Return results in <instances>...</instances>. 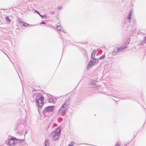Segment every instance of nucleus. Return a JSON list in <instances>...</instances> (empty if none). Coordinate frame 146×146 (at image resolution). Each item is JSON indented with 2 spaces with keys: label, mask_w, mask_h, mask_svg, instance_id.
Listing matches in <instances>:
<instances>
[{
  "label": "nucleus",
  "mask_w": 146,
  "mask_h": 146,
  "mask_svg": "<svg viewBox=\"0 0 146 146\" xmlns=\"http://www.w3.org/2000/svg\"><path fill=\"white\" fill-rule=\"evenodd\" d=\"M22 21L21 19H19L18 21V22L17 23V25L18 27L24 26L27 27L25 25V23L22 22Z\"/></svg>",
  "instance_id": "7"
},
{
  "label": "nucleus",
  "mask_w": 146,
  "mask_h": 146,
  "mask_svg": "<svg viewBox=\"0 0 146 146\" xmlns=\"http://www.w3.org/2000/svg\"><path fill=\"white\" fill-rule=\"evenodd\" d=\"M133 10H131L129 14V15H130V16H131V15L132 14H133Z\"/></svg>",
  "instance_id": "17"
},
{
  "label": "nucleus",
  "mask_w": 146,
  "mask_h": 146,
  "mask_svg": "<svg viewBox=\"0 0 146 146\" xmlns=\"http://www.w3.org/2000/svg\"><path fill=\"white\" fill-rule=\"evenodd\" d=\"M120 145H118L117 144H116L115 146H119Z\"/></svg>",
  "instance_id": "25"
},
{
  "label": "nucleus",
  "mask_w": 146,
  "mask_h": 146,
  "mask_svg": "<svg viewBox=\"0 0 146 146\" xmlns=\"http://www.w3.org/2000/svg\"><path fill=\"white\" fill-rule=\"evenodd\" d=\"M127 48V47L125 45L123 46L119 47H115L113 50L112 53L113 55L119 54L120 52L122 50H124Z\"/></svg>",
  "instance_id": "3"
},
{
  "label": "nucleus",
  "mask_w": 146,
  "mask_h": 146,
  "mask_svg": "<svg viewBox=\"0 0 146 146\" xmlns=\"http://www.w3.org/2000/svg\"><path fill=\"white\" fill-rule=\"evenodd\" d=\"M24 140V139H16L15 141L11 139L9 142V143L10 145H11L12 143L13 144H15L16 142L20 143L22 142Z\"/></svg>",
  "instance_id": "6"
},
{
  "label": "nucleus",
  "mask_w": 146,
  "mask_h": 146,
  "mask_svg": "<svg viewBox=\"0 0 146 146\" xmlns=\"http://www.w3.org/2000/svg\"><path fill=\"white\" fill-rule=\"evenodd\" d=\"M74 143L71 142L70 144L68 146H72L73 145Z\"/></svg>",
  "instance_id": "20"
},
{
  "label": "nucleus",
  "mask_w": 146,
  "mask_h": 146,
  "mask_svg": "<svg viewBox=\"0 0 146 146\" xmlns=\"http://www.w3.org/2000/svg\"><path fill=\"white\" fill-rule=\"evenodd\" d=\"M41 23L42 24H45V23L43 21V22H42Z\"/></svg>",
  "instance_id": "24"
},
{
  "label": "nucleus",
  "mask_w": 146,
  "mask_h": 146,
  "mask_svg": "<svg viewBox=\"0 0 146 146\" xmlns=\"http://www.w3.org/2000/svg\"><path fill=\"white\" fill-rule=\"evenodd\" d=\"M62 8V7L60 6L58 7L57 8L59 9H61Z\"/></svg>",
  "instance_id": "21"
},
{
  "label": "nucleus",
  "mask_w": 146,
  "mask_h": 146,
  "mask_svg": "<svg viewBox=\"0 0 146 146\" xmlns=\"http://www.w3.org/2000/svg\"><path fill=\"white\" fill-rule=\"evenodd\" d=\"M53 106H51L45 108L43 111L44 114L45 115L47 113H49L52 111L53 110Z\"/></svg>",
  "instance_id": "5"
},
{
  "label": "nucleus",
  "mask_w": 146,
  "mask_h": 146,
  "mask_svg": "<svg viewBox=\"0 0 146 146\" xmlns=\"http://www.w3.org/2000/svg\"><path fill=\"white\" fill-rule=\"evenodd\" d=\"M61 26H56V28L58 30H59L60 31L62 32H64V31L62 29H61Z\"/></svg>",
  "instance_id": "11"
},
{
  "label": "nucleus",
  "mask_w": 146,
  "mask_h": 146,
  "mask_svg": "<svg viewBox=\"0 0 146 146\" xmlns=\"http://www.w3.org/2000/svg\"><path fill=\"white\" fill-rule=\"evenodd\" d=\"M131 16H130V14L129 15H128V16L127 18V22L128 23L130 22L131 21Z\"/></svg>",
  "instance_id": "12"
},
{
  "label": "nucleus",
  "mask_w": 146,
  "mask_h": 146,
  "mask_svg": "<svg viewBox=\"0 0 146 146\" xmlns=\"http://www.w3.org/2000/svg\"><path fill=\"white\" fill-rule=\"evenodd\" d=\"M5 20L6 22H8L9 23H10L11 21L9 19V17L8 16H7L5 18Z\"/></svg>",
  "instance_id": "13"
},
{
  "label": "nucleus",
  "mask_w": 146,
  "mask_h": 146,
  "mask_svg": "<svg viewBox=\"0 0 146 146\" xmlns=\"http://www.w3.org/2000/svg\"><path fill=\"white\" fill-rule=\"evenodd\" d=\"M146 42V39H144V40H143V42H142V43L143 44H145Z\"/></svg>",
  "instance_id": "19"
},
{
  "label": "nucleus",
  "mask_w": 146,
  "mask_h": 146,
  "mask_svg": "<svg viewBox=\"0 0 146 146\" xmlns=\"http://www.w3.org/2000/svg\"><path fill=\"white\" fill-rule=\"evenodd\" d=\"M53 101V100L52 98H50L49 100V102L52 103Z\"/></svg>",
  "instance_id": "18"
},
{
  "label": "nucleus",
  "mask_w": 146,
  "mask_h": 146,
  "mask_svg": "<svg viewBox=\"0 0 146 146\" xmlns=\"http://www.w3.org/2000/svg\"><path fill=\"white\" fill-rule=\"evenodd\" d=\"M67 108V105H66V102L60 108L58 115H62L63 116L65 115L66 113V111Z\"/></svg>",
  "instance_id": "4"
},
{
  "label": "nucleus",
  "mask_w": 146,
  "mask_h": 146,
  "mask_svg": "<svg viewBox=\"0 0 146 146\" xmlns=\"http://www.w3.org/2000/svg\"><path fill=\"white\" fill-rule=\"evenodd\" d=\"M50 13L52 14H53L54 13V12L53 11H51L50 12Z\"/></svg>",
  "instance_id": "22"
},
{
  "label": "nucleus",
  "mask_w": 146,
  "mask_h": 146,
  "mask_svg": "<svg viewBox=\"0 0 146 146\" xmlns=\"http://www.w3.org/2000/svg\"><path fill=\"white\" fill-rule=\"evenodd\" d=\"M25 25L26 26H27V27L28 25H29V24H28V23H25Z\"/></svg>",
  "instance_id": "23"
},
{
  "label": "nucleus",
  "mask_w": 146,
  "mask_h": 146,
  "mask_svg": "<svg viewBox=\"0 0 146 146\" xmlns=\"http://www.w3.org/2000/svg\"><path fill=\"white\" fill-rule=\"evenodd\" d=\"M95 54V52H94V51H93L92 54V58L94 59H96V58H95L94 57Z\"/></svg>",
  "instance_id": "14"
},
{
  "label": "nucleus",
  "mask_w": 146,
  "mask_h": 146,
  "mask_svg": "<svg viewBox=\"0 0 146 146\" xmlns=\"http://www.w3.org/2000/svg\"><path fill=\"white\" fill-rule=\"evenodd\" d=\"M49 143V141L48 140L46 139L45 142V146H48Z\"/></svg>",
  "instance_id": "9"
},
{
  "label": "nucleus",
  "mask_w": 146,
  "mask_h": 146,
  "mask_svg": "<svg viewBox=\"0 0 146 146\" xmlns=\"http://www.w3.org/2000/svg\"><path fill=\"white\" fill-rule=\"evenodd\" d=\"M99 63V61L97 60H96V61H93V63L94 64H97Z\"/></svg>",
  "instance_id": "15"
},
{
  "label": "nucleus",
  "mask_w": 146,
  "mask_h": 146,
  "mask_svg": "<svg viewBox=\"0 0 146 146\" xmlns=\"http://www.w3.org/2000/svg\"><path fill=\"white\" fill-rule=\"evenodd\" d=\"M36 11L40 16L42 18H44V19L47 18H46L47 17L46 15H40V14L38 11Z\"/></svg>",
  "instance_id": "10"
},
{
  "label": "nucleus",
  "mask_w": 146,
  "mask_h": 146,
  "mask_svg": "<svg viewBox=\"0 0 146 146\" xmlns=\"http://www.w3.org/2000/svg\"><path fill=\"white\" fill-rule=\"evenodd\" d=\"M36 100L37 106L41 108L44 104V98L42 94H38L36 96Z\"/></svg>",
  "instance_id": "1"
},
{
  "label": "nucleus",
  "mask_w": 146,
  "mask_h": 146,
  "mask_svg": "<svg viewBox=\"0 0 146 146\" xmlns=\"http://www.w3.org/2000/svg\"><path fill=\"white\" fill-rule=\"evenodd\" d=\"M105 55L104 54L103 55L101 56V57H100L99 58H100V59L101 60H102V59H104L105 58Z\"/></svg>",
  "instance_id": "16"
},
{
  "label": "nucleus",
  "mask_w": 146,
  "mask_h": 146,
  "mask_svg": "<svg viewBox=\"0 0 146 146\" xmlns=\"http://www.w3.org/2000/svg\"><path fill=\"white\" fill-rule=\"evenodd\" d=\"M35 96V95H34V96H34V97Z\"/></svg>",
  "instance_id": "26"
},
{
  "label": "nucleus",
  "mask_w": 146,
  "mask_h": 146,
  "mask_svg": "<svg viewBox=\"0 0 146 146\" xmlns=\"http://www.w3.org/2000/svg\"><path fill=\"white\" fill-rule=\"evenodd\" d=\"M94 64L93 63V61L90 60L89 62V64L88 66V68L89 67V66L90 67V68L92 66H93Z\"/></svg>",
  "instance_id": "8"
},
{
  "label": "nucleus",
  "mask_w": 146,
  "mask_h": 146,
  "mask_svg": "<svg viewBox=\"0 0 146 146\" xmlns=\"http://www.w3.org/2000/svg\"><path fill=\"white\" fill-rule=\"evenodd\" d=\"M61 131V129L59 128H58L56 130L54 131H52L51 134L53 136L52 139L54 140H56L60 137Z\"/></svg>",
  "instance_id": "2"
}]
</instances>
